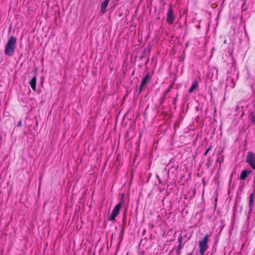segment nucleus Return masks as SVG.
<instances>
[{
    "instance_id": "nucleus-1",
    "label": "nucleus",
    "mask_w": 255,
    "mask_h": 255,
    "mask_svg": "<svg viewBox=\"0 0 255 255\" xmlns=\"http://www.w3.org/2000/svg\"><path fill=\"white\" fill-rule=\"evenodd\" d=\"M16 38L14 36H11L8 40L4 50L5 54L8 56H11L15 49V44Z\"/></svg>"
},
{
    "instance_id": "nucleus-2",
    "label": "nucleus",
    "mask_w": 255,
    "mask_h": 255,
    "mask_svg": "<svg viewBox=\"0 0 255 255\" xmlns=\"http://www.w3.org/2000/svg\"><path fill=\"white\" fill-rule=\"evenodd\" d=\"M208 235L206 234L204 237L203 240L199 241V252L201 255H204L205 252L208 249V247L207 245L208 243Z\"/></svg>"
},
{
    "instance_id": "nucleus-3",
    "label": "nucleus",
    "mask_w": 255,
    "mask_h": 255,
    "mask_svg": "<svg viewBox=\"0 0 255 255\" xmlns=\"http://www.w3.org/2000/svg\"><path fill=\"white\" fill-rule=\"evenodd\" d=\"M122 206V202L117 204L114 208L110 217H109L108 220L115 222L116 221V217L117 216L120 212Z\"/></svg>"
},
{
    "instance_id": "nucleus-4",
    "label": "nucleus",
    "mask_w": 255,
    "mask_h": 255,
    "mask_svg": "<svg viewBox=\"0 0 255 255\" xmlns=\"http://www.w3.org/2000/svg\"><path fill=\"white\" fill-rule=\"evenodd\" d=\"M166 15V22L169 24H172L175 20V16L174 14V10L172 8V5L171 4L169 5Z\"/></svg>"
},
{
    "instance_id": "nucleus-5",
    "label": "nucleus",
    "mask_w": 255,
    "mask_h": 255,
    "mask_svg": "<svg viewBox=\"0 0 255 255\" xmlns=\"http://www.w3.org/2000/svg\"><path fill=\"white\" fill-rule=\"evenodd\" d=\"M149 79H150L149 73H148L146 74V75L144 77H143L141 81V83H140L139 87L138 89L136 90L135 94L136 93H137V96H138L140 94V93H141V92L143 90V88L144 86L147 85V82L149 80Z\"/></svg>"
},
{
    "instance_id": "nucleus-6",
    "label": "nucleus",
    "mask_w": 255,
    "mask_h": 255,
    "mask_svg": "<svg viewBox=\"0 0 255 255\" xmlns=\"http://www.w3.org/2000/svg\"><path fill=\"white\" fill-rule=\"evenodd\" d=\"M246 162L254 169H255V153L249 151L246 157Z\"/></svg>"
},
{
    "instance_id": "nucleus-7",
    "label": "nucleus",
    "mask_w": 255,
    "mask_h": 255,
    "mask_svg": "<svg viewBox=\"0 0 255 255\" xmlns=\"http://www.w3.org/2000/svg\"><path fill=\"white\" fill-rule=\"evenodd\" d=\"M109 1L110 0H104V1L102 2L100 9V12L101 14H103L106 12V8L108 5Z\"/></svg>"
},
{
    "instance_id": "nucleus-8",
    "label": "nucleus",
    "mask_w": 255,
    "mask_h": 255,
    "mask_svg": "<svg viewBox=\"0 0 255 255\" xmlns=\"http://www.w3.org/2000/svg\"><path fill=\"white\" fill-rule=\"evenodd\" d=\"M251 172L252 171L251 170H244L242 171L240 175V179L245 180Z\"/></svg>"
},
{
    "instance_id": "nucleus-9",
    "label": "nucleus",
    "mask_w": 255,
    "mask_h": 255,
    "mask_svg": "<svg viewBox=\"0 0 255 255\" xmlns=\"http://www.w3.org/2000/svg\"><path fill=\"white\" fill-rule=\"evenodd\" d=\"M255 197L254 193H252L250 196V200H249V207H250V212H251L253 209V203L254 202Z\"/></svg>"
},
{
    "instance_id": "nucleus-10",
    "label": "nucleus",
    "mask_w": 255,
    "mask_h": 255,
    "mask_svg": "<svg viewBox=\"0 0 255 255\" xmlns=\"http://www.w3.org/2000/svg\"><path fill=\"white\" fill-rule=\"evenodd\" d=\"M198 86V82L196 80H194L193 83H192V84L191 86L190 87V88L188 90L189 93H192L194 91V90Z\"/></svg>"
},
{
    "instance_id": "nucleus-11",
    "label": "nucleus",
    "mask_w": 255,
    "mask_h": 255,
    "mask_svg": "<svg viewBox=\"0 0 255 255\" xmlns=\"http://www.w3.org/2000/svg\"><path fill=\"white\" fill-rule=\"evenodd\" d=\"M29 84L34 91H36V76L33 77L30 81Z\"/></svg>"
},
{
    "instance_id": "nucleus-12",
    "label": "nucleus",
    "mask_w": 255,
    "mask_h": 255,
    "mask_svg": "<svg viewBox=\"0 0 255 255\" xmlns=\"http://www.w3.org/2000/svg\"><path fill=\"white\" fill-rule=\"evenodd\" d=\"M174 82H172L170 85V86L166 89V90L164 92L163 95V97L162 98V100L163 101L165 100V97L166 94H167L168 93L170 92L171 90L172 89V88H173V87L174 86Z\"/></svg>"
},
{
    "instance_id": "nucleus-13",
    "label": "nucleus",
    "mask_w": 255,
    "mask_h": 255,
    "mask_svg": "<svg viewBox=\"0 0 255 255\" xmlns=\"http://www.w3.org/2000/svg\"><path fill=\"white\" fill-rule=\"evenodd\" d=\"M249 116L251 118L252 122L255 125V115L253 113H251Z\"/></svg>"
},
{
    "instance_id": "nucleus-14",
    "label": "nucleus",
    "mask_w": 255,
    "mask_h": 255,
    "mask_svg": "<svg viewBox=\"0 0 255 255\" xmlns=\"http://www.w3.org/2000/svg\"><path fill=\"white\" fill-rule=\"evenodd\" d=\"M212 145H210L207 148V149L205 151V152H204V155L206 156L207 155V153H208V152L212 149Z\"/></svg>"
},
{
    "instance_id": "nucleus-15",
    "label": "nucleus",
    "mask_w": 255,
    "mask_h": 255,
    "mask_svg": "<svg viewBox=\"0 0 255 255\" xmlns=\"http://www.w3.org/2000/svg\"><path fill=\"white\" fill-rule=\"evenodd\" d=\"M224 156L223 155H221L217 159V161L223 162L224 161Z\"/></svg>"
},
{
    "instance_id": "nucleus-16",
    "label": "nucleus",
    "mask_w": 255,
    "mask_h": 255,
    "mask_svg": "<svg viewBox=\"0 0 255 255\" xmlns=\"http://www.w3.org/2000/svg\"><path fill=\"white\" fill-rule=\"evenodd\" d=\"M183 237L180 235L178 238V242L179 244H182Z\"/></svg>"
},
{
    "instance_id": "nucleus-17",
    "label": "nucleus",
    "mask_w": 255,
    "mask_h": 255,
    "mask_svg": "<svg viewBox=\"0 0 255 255\" xmlns=\"http://www.w3.org/2000/svg\"><path fill=\"white\" fill-rule=\"evenodd\" d=\"M211 158L210 157H209L207 158V165L209 166L211 165Z\"/></svg>"
},
{
    "instance_id": "nucleus-18",
    "label": "nucleus",
    "mask_w": 255,
    "mask_h": 255,
    "mask_svg": "<svg viewBox=\"0 0 255 255\" xmlns=\"http://www.w3.org/2000/svg\"><path fill=\"white\" fill-rule=\"evenodd\" d=\"M178 94H176V97H175V99L174 100V101H173V104H174V105H175V104H176V101H177V98H178Z\"/></svg>"
},
{
    "instance_id": "nucleus-19",
    "label": "nucleus",
    "mask_w": 255,
    "mask_h": 255,
    "mask_svg": "<svg viewBox=\"0 0 255 255\" xmlns=\"http://www.w3.org/2000/svg\"><path fill=\"white\" fill-rule=\"evenodd\" d=\"M182 248V244H179L177 247V249L181 250Z\"/></svg>"
},
{
    "instance_id": "nucleus-20",
    "label": "nucleus",
    "mask_w": 255,
    "mask_h": 255,
    "mask_svg": "<svg viewBox=\"0 0 255 255\" xmlns=\"http://www.w3.org/2000/svg\"><path fill=\"white\" fill-rule=\"evenodd\" d=\"M176 253H177V255H180V250H179V249H177L176 250Z\"/></svg>"
},
{
    "instance_id": "nucleus-21",
    "label": "nucleus",
    "mask_w": 255,
    "mask_h": 255,
    "mask_svg": "<svg viewBox=\"0 0 255 255\" xmlns=\"http://www.w3.org/2000/svg\"><path fill=\"white\" fill-rule=\"evenodd\" d=\"M21 123L20 122H19L18 123V126H21Z\"/></svg>"
}]
</instances>
